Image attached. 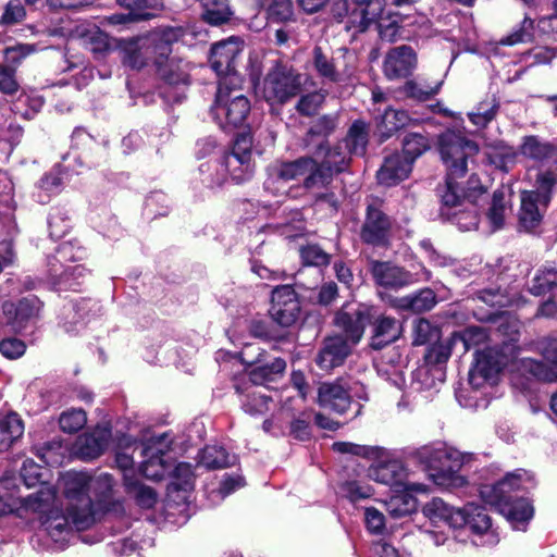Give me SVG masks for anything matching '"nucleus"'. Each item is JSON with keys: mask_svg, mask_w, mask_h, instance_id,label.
I'll return each mask as SVG.
<instances>
[{"mask_svg": "<svg viewBox=\"0 0 557 557\" xmlns=\"http://www.w3.org/2000/svg\"><path fill=\"white\" fill-rule=\"evenodd\" d=\"M5 484L7 480H0V488ZM114 485L113 476L108 473L91 476L87 472L69 471L63 475L65 513L55 507V490L44 486L23 498L0 492V517L14 513L28 519L29 515H38L42 531L58 548H64L72 535V527L86 530L95 523L97 513L122 508V504L114 499Z\"/></svg>", "mask_w": 557, "mask_h": 557, "instance_id": "1", "label": "nucleus"}, {"mask_svg": "<svg viewBox=\"0 0 557 557\" xmlns=\"http://www.w3.org/2000/svg\"><path fill=\"white\" fill-rule=\"evenodd\" d=\"M438 150L446 166V184L442 198V215L455 220L461 231L478 227L479 219L473 206L461 200L455 178L463 176L468 160L479 152L478 145L467 139L460 133L448 129L438 137Z\"/></svg>", "mask_w": 557, "mask_h": 557, "instance_id": "2", "label": "nucleus"}, {"mask_svg": "<svg viewBox=\"0 0 557 557\" xmlns=\"http://www.w3.org/2000/svg\"><path fill=\"white\" fill-rule=\"evenodd\" d=\"M242 356L247 363L256 364L247 376L238 379L235 383L239 395L242 408L249 414H263L274 404L265 389H275L274 383L278 374V358L270 357L265 347L246 344Z\"/></svg>", "mask_w": 557, "mask_h": 557, "instance_id": "3", "label": "nucleus"}, {"mask_svg": "<svg viewBox=\"0 0 557 557\" xmlns=\"http://www.w3.org/2000/svg\"><path fill=\"white\" fill-rule=\"evenodd\" d=\"M532 484V475L518 469L493 484L481 485L479 493L486 504L497 508L515 530L524 531L534 510L527 498H513L512 493L529 488Z\"/></svg>", "mask_w": 557, "mask_h": 557, "instance_id": "4", "label": "nucleus"}, {"mask_svg": "<svg viewBox=\"0 0 557 557\" xmlns=\"http://www.w3.org/2000/svg\"><path fill=\"white\" fill-rule=\"evenodd\" d=\"M333 449L341 454H351L372 460L373 463L368 469V476L397 492L429 493L430 491L429 485L412 480V473L382 447L336 442L333 444Z\"/></svg>", "mask_w": 557, "mask_h": 557, "instance_id": "5", "label": "nucleus"}, {"mask_svg": "<svg viewBox=\"0 0 557 557\" xmlns=\"http://www.w3.org/2000/svg\"><path fill=\"white\" fill-rule=\"evenodd\" d=\"M423 513L433 523L443 522L451 529L467 527L473 534L472 542L475 545L494 546L499 542V535L492 525L491 517L484 508L473 503L456 508L441 498H433L424 506Z\"/></svg>", "mask_w": 557, "mask_h": 557, "instance_id": "6", "label": "nucleus"}, {"mask_svg": "<svg viewBox=\"0 0 557 557\" xmlns=\"http://www.w3.org/2000/svg\"><path fill=\"white\" fill-rule=\"evenodd\" d=\"M369 318V308L366 306H359L352 313L347 311L337 313L335 323L343 330V335L330 336L324 341L315 358L321 370L329 372L344 363L351 347L361 339Z\"/></svg>", "mask_w": 557, "mask_h": 557, "instance_id": "7", "label": "nucleus"}, {"mask_svg": "<svg viewBox=\"0 0 557 557\" xmlns=\"http://www.w3.org/2000/svg\"><path fill=\"white\" fill-rule=\"evenodd\" d=\"M411 458L428 472L434 484L445 488H458L467 480L459 473L465 456L459 450L442 443L421 446L411 453Z\"/></svg>", "mask_w": 557, "mask_h": 557, "instance_id": "8", "label": "nucleus"}, {"mask_svg": "<svg viewBox=\"0 0 557 557\" xmlns=\"http://www.w3.org/2000/svg\"><path fill=\"white\" fill-rule=\"evenodd\" d=\"M342 146H337L326 153L325 161L322 165L318 166L317 163L310 158L299 159L292 163L281 164V178H295L300 175L310 173L306 177V186L308 188L329 184L331 174L333 172L343 171L347 163V153L341 151Z\"/></svg>", "mask_w": 557, "mask_h": 557, "instance_id": "9", "label": "nucleus"}, {"mask_svg": "<svg viewBox=\"0 0 557 557\" xmlns=\"http://www.w3.org/2000/svg\"><path fill=\"white\" fill-rule=\"evenodd\" d=\"M235 86L226 84V79L219 81L215 100L211 107L213 120L227 132L244 126L251 109L247 97L232 96Z\"/></svg>", "mask_w": 557, "mask_h": 557, "instance_id": "10", "label": "nucleus"}, {"mask_svg": "<svg viewBox=\"0 0 557 557\" xmlns=\"http://www.w3.org/2000/svg\"><path fill=\"white\" fill-rule=\"evenodd\" d=\"M555 183L556 178L552 172L540 173L536 178L537 189L521 193L519 223L525 231L531 232L541 224Z\"/></svg>", "mask_w": 557, "mask_h": 557, "instance_id": "11", "label": "nucleus"}, {"mask_svg": "<svg viewBox=\"0 0 557 557\" xmlns=\"http://www.w3.org/2000/svg\"><path fill=\"white\" fill-rule=\"evenodd\" d=\"M354 398L367 399L364 386L343 377L332 382H322L317 392L318 405L339 416L347 412Z\"/></svg>", "mask_w": 557, "mask_h": 557, "instance_id": "12", "label": "nucleus"}, {"mask_svg": "<svg viewBox=\"0 0 557 557\" xmlns=\"http://www.w3.org/2000/svg\"><path fill=\"white\" fill-rule=\"evenodd\" d=\"M219 161L226 178L230 177L236 184L249 181L255 173L251 135H237L231 149L225 151Z\"/></svg>", "mask_w": 557, "mask_h": 557, "instance_id": "13", "label": "nucleus"}, {"mask_svg": "<svg viewBox=\"0 0 557 557\" xmlns=\"http://www.w3.org/2000/svg\"><path fill=\"white\" fill-rule=\"evenodd\" d=\"M183 33L181 27H165L150 33L147 38L156 55L154 63L158 72L170 84H176L183 81L185 76V72L180 66L177 73L168 69V63L173 62V59H170L172 45L183 36Z\"/></svg>", "mask_w": 557, "mask_h": 557, "instance_id": "14", "label": "nucleus"}, {"mask_svg": "<svg viewBox=\"0 0 557 557\" xmlns=\"http://www.w3.org/2000/svg\"><path fill=\"white\" fill-rule=\"evenodd\" d=\"M170 446L171 441L165 433L153 436L143 444L144 460L139 467L143 476L159 481L171 472L173 463L169 457Z\"/></svg>", "mask_w": 557, "mask_h": 557, "instance_id": "15", "label": "nucleus"}, {"mask_svg": "<svg viewBox=\"0 0 557 557\" xmlns=\"http://www.w3.org/2000/svg\"><path fill=\"white\" fill-rule=\"evenodd\" d=\"M244 42L239 37H230L216 42L211 48L210 64L220 77L226 79V84L238 85L239 77L235 72L236 59L243 51Z\"/></svg>", "mask_w": 557, "mask_h": 557, "instance_id": "16", "label": "nucleus"}, {"mask_svg": "<svg viewBox=\"0 0 557 557\" xmlns=\"http://www.w3.org/2000/svg\"><path fill=\"white\" fill-rule=\"evenodd\" d=\"M505 364V357L497 348L487 347L478 350L475 361L469 372V383L475 388H482L486 384L494 385L497 383L498 375Z\"/></svg>", "mask_w": 557, "mask_h": 557, "instance_id": "17", "label": "nucleus"}, {"mask_svg": "<svg viewBox=\"0 0 557 557\" xmlns=\"http://www.w3.org/2000/svg\"><path fill=\"white\" fill-rule=\"evenodd\" d=\"M332 12L338 22L348 17L351 25L356 26L358 30L364 32L377 18L381 5L375 1L360 0L358 4L352 3L351 8L348 0H337L333 4Z\"/></svg>", "mask_w": 557, "mask_h": 557, "instance_id": "18", "label": "nucleus"}, {"mask_svg": "<svg viewBox=\"0 0 557 557\" xmlns=\"http://www.w3.org/2000/svg\"><path fill=\"white\" fill-rule=\"evenodd\" d=\"M42 302L35 295H28L16 302L5 301L2 305V312L7 323L14 330H22L26 324L38 319Z\"/></svg>", "mask_w": 557, "mask_h": 557, "instance_id": "19", "label": "nucleus"}, {"mask_svg": "<svg viewBox=\"0 0 557 557\" xmlns=\"http://www.w3.org/2000/svg\"><path fill=\"white\" fill-rule=\"evenodd\" d=\"M417 62V54L410 46H398L385 54L383 73L389 81L405 78L416 70Z\"/></svg>", "mask_w": 557, "mask_h": 557, "instance_id": "20", "label": "nucleus"}, {"mask_svg": "<svg viewBox=\"0 0 557 557\" xmlns=\"http://www.w3.org/2000/svg\"><path fill=\"white\" fill-rule=\"evenodd\" d=\"M121 7L128 9L127 13H113L106 16L103 24L113 26H125L129 23L149 20L153 16L149 9H159L163 5L162 0H116Z\"/></svg>", "mask_w": 557, "mask_h": 557, "instance_id": "21", "label": "nucleus"}, {"mask_svg": "<svg viewBox=\"0 0 557 557\" xmlns=\"http://www.w3.org/2000/svg\"><path fill=\"white\" fill-rule=\"evenodd\" d=\"M391 221L377 202L370 203L361 231L362 239L372 245H384L389 235Z\"/></svg>", "mask_w": 557, "mask_h": 557, "instance_id": "22", "label": "nucleus"}, {"mask_svg": "<svg viewBox=\"0 0 557 557\" xmlns=\"http://www.w3.org/2000/svg\"><path fill=\"white\" fill-rule=\"evenodd\" d=\"M49 282L58 290H76L83 284L88 270L83 264H57L50 260L48 263Z\"/></svg>", "mask_w": 557, "mask_h": 557, "instance_id": "23", "label": "nucleus"}, {"mask_svg": "<svg viewBox=\"0 0 557 557\" xmlns=\"http://www.w3.org/2000/svg\"><path fill=\"white\" fill-rule=\"evenodd\" d=\"M545 362L524 359L522 366L534 377L545 382L557 381V338L548 339L542 348Z\"/></svg>", "mask_w": 557, "mask_h": 557, "instance_id": "24", "label": "nucleus"}, {"mask_svg": "<svg viewBox=\"0 0 557 557\" xmlns=\"http://www.w3.org/2000/svg\"><path fill=\"white\" fill-rule=\"evenodd\" d=\"M97 307L90 299L64 305L61 312V324L69 334H76L88 321L89 312Z\"/></svg>", "mask_w": 557, "mask_h": 557, "instance_id": "25", "label": "nucleus"}, {"mask_svg": "<svg viewBox=\"0 0 557 557\" xmlns=\"http://www.w3.org/2000/svg\"><path fill=\"white\" fill-rule=\"evenodd\" d=\"M371 272L375 282L381 286L399 288L412 283L409 272L389 262H373Z\"/></svg>", "mask_w": 557, "mask_h": 557, "instance_id": "26", "label": "nucleus"}, {"mask_svg": "<svg viewBox=\"0 0 557 557\" xmlns=\"http://www.w3.org/2000/svg\"><path fill=\"white\" fill-rule=\"evenodd\" d=\"M412 164L401 154L395 153L387 157L377 172V181L385 186H394L406 180L411 172Z\"/></svg>", "mask_w": 557, "mask_h": 557, "instance_id": "27", "label": "nucleus"}, {"mask_svg": "<svg viewBox=\"0 0 557 557\" xmlns=\"http://www.w3.org/2000/svg\"><path fill=\"white\" fill-rule=\"evenodd\" d=\"M403 333L400 321L395 318L382 315L373 324V334L371 337V347L382 349L383 347L397 341Z\"/></svg>", "mask_w": 557, "mask_h": 557, "instance_id": "28", "label": "nucleus"}, {"mask_svg": "<svg viewBox=\"0 0 557 557\" xmlns=\"http://www.w3.org/2000/svg\"><path fill=\"white\" fill-rule=\"evenodd\" d=\"M153 545V536L148 535L147 531H141V529H136L128 537L119 539L110 543L112 552L119 556H128Z\"/></svg>", "mask_w": 557, "mask_h": 557, "instance_id": "29", "label": "nucleus"}, {"mask_svg": "<svg viewBox=\"0 0 557 557\" xmlns=\"http://www.w3.org/2000/svg\"><path fill=\"white\" fill-rule=\"evenodd\" d=\"M110 433L108 431L94 432L81 436L77 443L78 455L85 460L99 457L108 446Z\"/></svg>", "mask_w": 557, "mask_h": 557, "instance_id": "30", "label": "nucleus"}, {"mask_svg": "<svg viewBox=\"0 0 557 557\" xmlns=\"http://www.w3.org/2000/svg\"><path fill=\"white\" fill-rule=\"evenodd\" d=\"M511 213L510 193L500 188L494 191L492 205L487 212L493 231L503 227L506 218Z\"/></svg>", "mask_w": 557, "mask_h": 557, "instance_id": "31", "label": "nucleus"}, {"mask_svg": "<svg viewBox=\"0 0 557 557\" xmlns=\"http://www.w3.org/2000/svg\"><path fill=\"white\" fill-rule=\"evenodd\" d=\"M172 481L168 487L169 495L173 493H183L182 499L186 502L187 493L194 488L195 474L193 467L187 462H180L170 472Z\"/></svg>", "mask_w": 557, "mask_h": 557, "instance_id": "32", "label": "nucleus"}, {"mask_svg": "<svg viewBox=\"0 0 557 557\" xmlns=\"http://www.w3.org/2000/svg\"><path fill=\"white\" fill-rule=\"evenodd\" d=\"M300 304L290 285H281V326H292L299 321Z\"/></svg>", "mask_w": 557, "mask_h": 557, "instance_id": "33", "label": "nucleus"}, {"mask_svg": "<svg viewBox=\"0 0 557 557\" xmlns=\"http://www.w3.org/2000/svg\"><path fill=\"white\" fill-rule=\"evenodd\" d=\"M24 424L20 416L10 412L0 418V451L8 450L23 435Z\"/></svg>", "mask_w": 557, "mask_h": 557, "instance_id": "34", "label": "nucleus"}, {"mask_svg": "<svg viewBox=\"0 0 557 557\" xmlns=\"http://www.w3.org/2000/svg\"><path fill=\"white\" fill-rule=\"evenodd\" d=\"M256 95L265 100L272 113L278 104V63L264 77L262 83L255 84Z\"/></svg>", "mask_w": 557, "mask_h": 557, "instance_id": "35", "label": "nucleus"}, {"mask_svg": "<svg viewBox=\"0 0 557 557\" xmlns=\"http://www.w3.org/2000/svg\"><path fill=\"white\" fill-rule=\"evenodd\" d=\"M125 491L134 498L136 504L146 509H150L157 502V493L153 488L141 484L135 475L125 474Z\"/></svg>", "mask_w": 557, "mask_h": 557, "instance_id": "36", "label": "nucleus"}, {"mask_svg": "<svg viewBox=\"0 0 557 557\" xmlns=\"http://www.w3.org/2000/svg\"><path fill=\"white\" fill-rule=\"evenodd\" d=\"M198 462L207 469L226 468L235 463V456H231L223 446L207 445L199 453Z\"/></svg>", "mask_w": 557, "mask_h": 557, "instance_id": "37", "label": "nucleus"}, {"mask_svg": "<svg viewBox=\"0 0 557 557\" xmlns=\"http://www.w3.org/2000/svg\"><path fill=\"white\" fill-rule=\"evenodd\" d=\"M409 122L410 117L406 111L388 108L377 121V131L382 138H388Z\"/></svg>", "mask_w": 557, "mask_h": 557, "instance_id": "38", "label": "nucleus"}, {"mask_svg": "<svg viewBox=\"0 0 557 557\" xmlns=\"http://www.w3.org/2000/svg\"><path fill=\"white\" fill-rule=\"evenodd\" d=\"M199 180L209 189L221 187L225 181V171L222 170L219 159H209L198 168Z\"/></svg>", "mask_w": 557, "mask_h": 557, "instance_id": "39", "label": "nucleus"}, {"mask_svg": "<svg viewBox=\"0 0 557 557\" xmlns=\"http://www.w3.org/2000/svg\"><path fill=\"white\" fill-rule=\"evenodd\" d=\"M499 110V102L494 97H487L468 113V117L471 123L478 127H485L491 121H493Z\"/></svg>", "mask_w": 557, "mask_h": 557, "instance_id": "40", "label": "nucleus"}, {"mask_svg": "<svg viewBox=\"0 0 557 557\" xmlns=\"http://www.w3.org/2000/svg\"><path fill=\"white\" fill-rule=\"evenodd\" d=\"M520 152L534 161H544L554 154L555 147L547 141H541L536 136H527L520 146Z\"/></svg>", "mask_w": 557, "mask_h": 557, "instance_id": "41", "label": "nucleus"}, {"mask_svg": "<svg viewBox=\"0 0 557 557\" xmlns=\"http://www.w3.org/2000/svg\"><path fill=\"white\" fill-rule=\"evenodd\" d=\"M413 494V492H404L393 495L386 500L385 507L389 516L397 519L414 512L417 509V500Z\"/></svg>", "mask_w": 557, "mask_h": 557, "instance_id": "42", "label": "nucleus"}, {"mask_svg": "<svg viewBox=\"0 0 557 557\" xmlns=\"http://www.w3.org/2000/svg\"><path fill=\"white\" fill-rule=\"evenodd\" d=\"M368 144L367 125L361 121H356L344 140L345 149L349 154L362 156Z\"/></svg>", "mask_w": 557, "mask_h": 557, "instance_id": "43", "label": "nucleus"}, {"mask_svg": "<svg viewBox=\"0 0 557 557\" xmlns=\"http://www.w3.org/2000/svg\"><path fill=\"white\" fill-rule=\"evenodd\" d=\"M487 339V333L484 327L469 326L460 333H455L450 338L451 346L461 345L463 351L475 348L484 344Z\"/></svg>", "mask_w": 557, "mask_h": 557, "instance_id": "44", "label": "nucleus"}, {"mask_svg": "<svg viewBox=\"0 0 557 557\" xmlns=\"http://www.w3.org/2000/svg\"><path fill=\"white\" fill-rule=\"evenodd\" d=\"M436 304V297L433 290L424 288L418 294L406 296L398 300V307L410 309L416 312L431 310Z\"/></svg>", "mask_w": 557, "mask_h": 557, "instance_id": "45", "label": "nucleus"}, {"mask_svg": "<svg viewBox=\"0 0 557 557\" xmlns=\"http://www.w3.org/2000/svg\"><path fill=\"white\" fill-rule=\"evenodd\" d=\"M86 255L84 247L78 243V240H67L62 243L55 250V255L48 258V262L52 260V262L59 264H66L67 262H76L82 260Z\"/></svg>", "mask_w": 557, "mask_h": 557, "instance_id": "46", "label": "nucleus"}, {"mask_svg": "<svg viewBox=\"0 0 557 557\" xmlns=\"http://www.w3.org/2000/svg\"><path fill=\"white\" fill-rule=\"evenodd\" d=\"M84 44L96 59H100L111 49L109 36L99 27H94L85 34Z\"/></svg>", "mask_w": 557, "mask_h": 557, "instance_id": "47", "label": "nucleus"}, {"mask_svg": "<svg viewBox=\"0 0 557 557\" xmlns=\"http://www.w3.org/2000/svg\"><path fill=\"white\" fill-rule=\"evenodd\" d=\"M203 18L212 25L227 22L232 11L225 0H208L203 2Z\"/></svg>", "mask_w": 557, "mask_h": 557, "instance_id": "48", "label": "nucleus"}, {"mask_svg": "<svg viewBox=\"0 0 557 557\" xmlns=\"http://www.w3.org/2000/svg\"><path fill=\"white\" fill-rule=\"evenodd\" d=\"M44 103L45 100L41 96L33 92H22L14 107L15 111L24 119L30 120L41 110Z\"/></svg>", "mask_w": 557, "mask_h": 557, "instance_id": "49", "label": "nucleus"}, {"mask_svg": "<svg viewBox=\"0 0 557 557\" xmlns=\"http://www.w3.org/2000/svg\"><path fill=\"white\" fill-rule=\"evenodd\" d=\"M557 285V271L553 268L540 269L532 280L530 292L533 295H543Z\"/></svg>", "mask_w": 557, "mask_h": 557, "instance_id": "50", "label": "nucleus"}, {"mask_svg": "<svg viewBox=\"0 0 557 557\" xmlns=\"http://www.w3.org/2000/svg\"><path fill=\"white\" fill-rule=\"evenodd\" d=\"M87 422L86 412L82 409H71L61 413L59 424L65 433H76L82 430Z\"/></svg>", "mask_w": 557, "mask_h": 557, "instance_id": "51", "label": "nucleus"}, {"mask_svg": "<svg viewBox=\"0 0 557 557\" xmlns=\"http://www.w3.org/2000/svg\"><path fill=\"white\" fill-rule=\"evenodd\" d=\"M492 151L486 154L488 162L496 169L508 171L515 162V156L511 148L505 146L503 143H498L491 147Z\"/></svg>", "mask_w": 557, "mask_h": 557, "instance_id": "52", "label": "nucleus"}, {"mask_svg": "<svg viewBox=\"0 0 557 557\" xmlns=\"http://www.w3.org/2000/svg\"><path fill=\"white\" fill-rule=\"evenodd\" d=\"M442 84L443 82L441 81L435 86H430L423 82L408 81L404 86V92L410 98L423 101L436 95Z\"/></svg>", "mask_w": 557, "mask_h": 557, "instance_id": "53", "label": "nucleus"}, {"mask_svg": "<svg viewBox=\"0 0 557 557\" xmlns=\"http://www.w3.org/2000/svg\"><path fill=\"white\" fill-rule=\"evenodd\" d=\"M428 148L429 143L424 136L420 134H409L403 141V157L408 159L412 164L414 159L421 156Z\"/></svg>", "mask_w": 557, "mask_h": 557, "instance_id": "54", "label": "nucleus"}, {"mask_svg": "<svg viewBox=\"0 0 557 557\" xmlns=\"http://www.w3.org/2000/svg\"><path fill=\"white\" fill-rule=\"evenodd\" d=\"M36 48L30 44H17L15 46L5 47L3 49L4 65L14 67L15 70L22 61L33 52Z\"/></svg>", "mask_w": 557, "mask_h": 557, "instance_id": "55", "label": "nucleus"}, {"mask_svg": "<svg viewBox=\"0 0 557 557\" xmlns=\"http://www.w3.org/2000/svg\"><path fill=\"white\" fill-rule=\"evenodd\" d=\"M50 237L53 239L62 238L70 230V220L65 212L60 209H53L48 218Z\"/></svg>", "mask_w": 557, "mask_h": 557, "instance_id": "56", "label": "nucleus"}, {"mask_svg": "<svg viewBox=\"0 0 557 557\" xmlns=\"http://www.w3.org/2000/svg\"><path fill=\"white\" fill-rule=\"evenodd\" d=\"M326 94L324 91H314L304 95L297 106V111L307 116L315 114L324 102Z\"/></svg>", "mask_w": 557, "mask_h": 557, "instance_id": "57", "label": "nucleus"}, {"mask_svg": "<svg viewBox=\"0 0 557 557\" xmlns=\"http://www.w3.org/2000/svg\"><path fill=\"white\" fill-rule=\"evenodd\" d=\"M20 90V82L16 70L0 63V92L5 96H14Z\"/></svg>", "mask_w": 557, "mask_h": 557, "instance_id": "58", "label": "nucleus"}, {"mask_svg": "<svg viewBox=\"0 0 557 557\" xmlns=\"http://www.w3.org/2000/svg\"><path fill=\"white\" fill-rule=\"evenodd\" d=\"M438 337V331L426 319H418L413 323V344L425 345Z\"/></svg>", "mask_w": 557, "mask_h": 557, "instance_id": "59", "label": "nucleus"}, {"mask_svg": "<svg viewBox=\"0 0 557 557\" xmlns=\"http://www.w3.org/2000/svg\"><path fill=\"white\" fill-rule=\"evenodd\" d=\"M300 258L306 265L321 267L330 262V255L318 245L302 247Z\"/></svg>", "mask_w": 557, "mask_h": 557, "instance_id": "60", "label": "nucleus"}, {"mask_svg": "<svg viewBox=\"0 0 557 557\" xmlns=\"http://www.w3.org/2000/svg\"><path fill=\"white\" fill-rule=\"evenodd\" d=\"M122 62L124 65L132 69H141L145 65V58L143 57L137 40L126 42L122 48Z\"/></svg>", "mask_w": 557, "mask_h": 557, "instance_id": "61", "label": "nucleus"}, {"mask_svg": "<svg viewBox=\"0 0 557 557\" xmlns=\"http://www.w3.org/2000/svg\"><path fill=\"white\" fill-rule=\"evenodd\" d=\"M62 165H58L50 173L46 174L39 182V187L50 194L58 193L64 180L67 178V174L63 173Z\"/></svg>", "mask_w": 557, "mask_h": 557, "instance_id": "62", "label": "nucleus"}, {"mask_svg": "<svg viewBox=\"0 0 557 557\" xmlns=\"http://www.w3.org/2000/svg\"><path fill=\"white\" fill-rule=\"evenodd\" d=\"M314 66L318 73L330 79L331 82H338L341 79L339 74L336 72L333 63L324 55L321 48L314 49Z\"/></svg>", "mask_w": 557, "mask_h": 557, "instance_id": "63", "label": "nucleus"}, {"mask_svg": "<svg viewBox=\"0 0 557 557\" xmlns=\"http://www.w3.org/2000/svg\"><path fill=\"white\" fill-rule=\"evenodd\" d=\"M304 81L305 77L300 74L283 73L281 71V101L283 97L296 95L300 90Z\"/></svg>", "mask_w": 557, "mask_h": 557, "instance_id": "64", "label": "nucleus"}]
</instances>
